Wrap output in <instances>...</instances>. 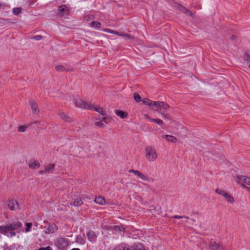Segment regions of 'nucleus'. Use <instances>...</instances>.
<instances>
[{
	"label": "nucleus",
	"mask_w": 250,
	"mask_h": 250,
	"mask_svg": "<svg viewBox=\"0 0 250 250\" xmlns=\"http://www.w3.org/2000/svg\"><path fill=\"white\" fill-rule=\"evenodd\" d=\"M145 153L146 159L150 162L154 161L158 157L156 149L150 146L146 147Z\"/></svg>",
	"instance_id": "f257e3e1"
},
{
	"label": "nucleus",
	"mask_w": 250,
	"mask_h": 250,
	"mask_svg": "<svg viewBox=\"0 0 250 250\" xmlns=\"http://www.w3.org/2000/svg\"><path fill=\"white\" fill-rule=\"evenodd\" d=\"M69 240L64 238H59L57 239L54 243L55 246L62 250H65L69 244Z\"/></svg>",
	"instance_id": "f03ea898"
},
{
	"label": "nucleus",
	"mask_w": 250,
	"mask_h": 250,
	"mask_svg": "<svg viewBox=\"0 0 250 250\" xmlns=\"http://www.w3.org/2000/svg\"><path fill=\"white\" fill-rule=\"evenodd\" d=\"M74 102L76 107L85 109H89V104H90L85 102L81 99H75Z\"/></svg>",
	"instance_id": "7ed1b4c3"
},
{
	"label": "nucleus",
	"mask_w": 250,
	"mask_h": 250,
	"mask_svg": "<svg viewBox=\"0 0 250 250\" xmlns=\"http://www.w3.org/2000/svg\"><path fill=\"white\" fill-rule=\"evenodd\" d=\"M44 223L47 224V227L46 226L44 227V228H46V229L45 230L46 233H53L58 229V227L55 224L48 223L47 221H44Z\"/></svg>",
	"instance_id": "20e7f679"
},
{
	"label": "nucleus",
	"mask_w": 250,
	"mask_h": 250,
	"mask_svg": "<svg viewBox=\"0 0 250 250\" xmlns=\"http://www.w3.org/2000/svg\"><path fill=\"white\" fill-rule=\"evenodd\" d=\"M69 13V10L64 5H62L58 7L57 14L59 16L62 17L64 15H68Z\"/></svg>",
	"instance_id": "39448f33"
},
{
	"label": "nucleus",
	"mask_w": 250,
	"mask_h": 250,
	"mask_svg": "<svg viewBox=\"0 0 250 250\" xmlns=\"http://www.w3.org/2000/svg\"><path fill=\"white\" fill-rule=\"evenodd\" d=\"M209 248L212 250H226L225 247L220 245L216 241H211L209 243Z\"/></svg>",
	"instance_id": "423d86ee"
},
{
	"label": "nucleus",
	"mask_w": 250,
	"mask_h": 250,
	"mask_svg": "<svg viewBox=\"0 0 250 250\" xmlns=\"http://www.w3.org/2000/svg\"><path fill=\"white\" fill-rule=\"evenodd\" d=\"M237 183L242 186V184L245 183L246 184L250 186V178L243 175H238L237 176Z\"/></svg>",
	"instance_id": "0eeeda50"
},
{
	"label": "nucleus",
	"mask_w": 250,
	"mask_h": 250,
	"mask_svg": "<svg viewBox=\"0 0 250 250\" xmlns=\"http://www.w3.org/2000/svg\"><path fill=\"white\" fill-rule=\"evenodd\" d=\"M9 225L10 229L11 231L14 230H21V223L19 220H16L12 222Z\"/></svg>",
	"instance_id": "6e6552de"
},
{
	"label": "nucleus",
	"mask_w": 250,
	"mask_h": 250,
	"mask_svg": "<svg viewBox=\"0 0 250 250\" xmlns=\"http://www.w3.org/2000/svg\"><path fill=\"white\" fill-rule=\"evenodd\" d=\"M7 205L11 210H14L19 208V204L15 200H8Z\"/></svg>",
	"instance_id": "1a4fd4ad"
},
{
	"label": "nucleus",
	"mask_w": 250,
	"mask_h": 250,
	"mask_svg": "<svg viewBox=\"0 0 250 250\" xmlns=\"http://www.w3.org/2000/svg\"><path fill=\"white\" fill-rule=\"evenodd\" d=\"M29 105L33 114L37 115L40 113V109L38 105L34 101H30Z\"/></svg>",
	"instance_id": "9d476101"
},
{
	"label": "nucleus",
	"mask_w": 250,
	"mask_h": 250,
	"mask_svg": "<svg viewBox=\"0 0 250 250\" xmlns=\"http://www.w3.org/2000/svg\"><path fill=\"white\" fill-rule=\"evenodd\" d=\"M89 109H93L97 112L99 113L102 115H106V111L103 109L102 107H97L95 105L90 104L89 106Z\"/></svg>",
	"instance_id": "9b49d317"
},
{
	"label": "nucleus",
	"mask_w": 250,
	"mask_h": 250,
	"mask_svg": "<svg viewBox=\"0 0 250 250\" xmlns=\"http://www.w3.org/2000/svg\"><path fill=\"white\" fill-rule=\"evenodd\" d=\"M60 117L65 122L71 123L73 121V119L71 117H70L67 114L64 113V112H61L59 113Z\"/></svg>",
	"instance_id": "f8f14e48"
},
{
	"label": "nucleus",
	"mask_w": 250,
	"mask_h": 250,
	"mask_svg": "<svg viewBox=\"0 0 250 250\" xmlns=\"http://www.w3.org/2000/svg\"><path fill=\"white\" fill-rule=\"evenodd\" d=\"M123 250H145L143 246L140 244H137L134 245L131 248L125 247Z\"/></svg>",
	"instance_id": "ddd939ff"
},
{
	"label": "nucleus",
	"mask_w": 250,
	"mask_h": 250,
	"mask_svg": "<svg viewBox=\"0 0 250 250\" xmlns=\"http://www.w3.org/2000/svg\"><path fill=\"white\" fill-rule=\"evenodd\" d=\"M160 103H161V102H153V103H152V105L151 106L152 107V109L155 111L160 112L161 111V108H160L161 105Z\"/></svg>",
	"instance_id": "4468645a"
},
{
	"label": "nucleus",
	"mask_w": 250,
	"mask_h": 250,
	"mask_svg": "<svg viewBox=\"0 0 250 250\" xmlns=\"http://www.w3.org/2000/svg\"><path fill=\"white\" fill-rule=\"evenodd\" d=\"M162 137L165 138L167 141L173 143H176L177 141L176 137L173 136L169 135H162Z\"/></svg>",
	"instance_id": "2eb2a0df"
},
{
	"label": "nucleus",
	"mask_w": 250,
	"mask_h": 250,
	"mask_svg": "<svg viewBox=\"0 0 250 250\" xmlns=\"http://www.w3.org/2000/svg\"><path fill=\"white\" fill-rule=\"evenodd\" d=\"M179 9L180 11L186 14L187 15L191 17L192 18L194 17V14L192 13L190 11L186 8L185 7H183L182 6H179Z\"/></svg>",
	"instance_id": "dca6fc26"
},
{
	"label": "nucleus",
	"mask_w": 250,
	"mask_h": 250,
	"mask_svg": "<svg viewBox=\"0 0 250 250\" xmlns=\"http://www.w3.org/2000/svg\"><path fill=\"white\" fill-rule=\"evenodd\" d=\"M87 237L91 242H95L97 238V236L93 231H90L87 233Z\"/></svg>",
	"instance_id": "f3484780"
},
{
	"label": "nucleus",
	"mask_w": 250,
	"mask_h": 250,
	"mask_svg": "<svg viewBox=\"0 0 250 250\" xmlns=\"http://www.w3.org/2000/svg\"><path fill=\"white\" fill-rule=\"evenodd\" d=\"M244 64L246 66H245L246 68H249L250 70V55L248 54H245L244 56Z\"/></svg>",
	"instance_id": "a211bd4d"
},
{
	"label": "nucleus",
	"mask_w": 250,
	"mask_h": 250,
	"mask_svg": "<svg viewBox=\"0 0 250 250\" xmlns=\"http://www.w3.org/2000/svg\"><path fill=\"white\" fill-rule=\"evenodd\" d=\"M225 199L229 203L233 204L234 203V199L233 197L230 195L228 192H226L223 196Z\"/></svg>",
	"instance_id": "6ab92c4d"
},
{
	"label": "nucleus",
	"mask_w": 250,
	"mask_h": 250,
	"mask_svg": "<svg viewBox=\"0 0 250 250\" xmlns=\"http://www.w3.org/2000/svg\"><path fill=\"white\" fill-rule=\"evenodd\" d=\"M115 113L117 116L120 117L122 119H124L127 116V113L122 110H116L115 111Z\"/></svg>",
	"instance_id": "aec40b11"
},
{
	"label": "nucleus",
	"mask_w": 250,
	"mask_h": 250,
	"mask_svg": "<svg viewBox=\"0 0 250 250\" xmlns=\"http://www.w3.org/2000/svg\"><path fill=\"white\" fill-rule=\"evenodd\" d=\"M40 166V164L39 162L37 161H33L30 162L29 164V167L30 168L35 169L36 167H39Z\"/></svg>",
	"instance_id": "412c9836"
},
{
	"label": "nucleus",
	"mask_w": 250,
	"mask_h": 250,
	"mask_svg": "<svg viewBox=\"0 0 250 250\" xmlns=\"http://www.w3.org/2000/svg\"><path fill=\"white\" fill-rule=\"evenodd\" d=\"M94 202L99 205H103L105 204V200L101 196L95 198L94 200Z\"/></svg>",
	"instance_id": "4be33fe9"
},
{
	"label": "nucleus",
	"mask_w": 250,
	"mask_h": 250,
	"mask_svg": "<svg viewBox=\"0 0 250 250\" xmlns=\"http://www.w3.org/2000/svg\"><path fill=\"white\" fill-rule=\"evenodd\" d=\"M55 167V165L53 164H49L45 167V171L46 172H52Z\"/></svg>",
	"instance_id": "5701e85b"
},
{
	"label": "nucleus",
	"mask_w": 250,
	"mask_h": 250,
	"mask_svg": "<svg viewBox=\"0 0 250 250\" xmlns=\"http://www.w3.org/2000/svg\"><path fill=\"white\" fill-rule=\"evenodd\" d=\"M0 230L4 232H7L10 231L9 225H7L0 227Z\"/></svg>",
	"instance_id": "b1692460"
},
{
	"label": "nucleus",
	"mask_w": 250,
	"mask_h": 250,
	"mask_svg": "<svg viewBox=\"0 0 250 250\" xmlns=\"http://www.w3.org/2000/svg\"><path fill=\"white\" fill-rule=\"evenodd\" d=\"M91 26L95 28H100L101 26V24L99 21H92L91 22Z\"/></svg>",
	"instance_id": "393cba45"
},
{
	"label": "nucleus",
	"mask_w": 250,
	"mask_h": 250,
	"mask_svg": "<svg viewBox=\"0 0 250 250\" xmlns=\"http://www.w3.org/2000/svg\"><path fill=\"white\" fill-rule=\"evenodd\" d=\"M116 35L119 36H123L126 38H128L130 39H133L134 37L130 34H124V33H120L119 32H116Z\"/></svg>",
	"instance_id": "a878e982"
},
{
	"label": "nucleus",
	"mask_w": 250,
	"mask_h": 250,
	"mask_svg": "<svg viewBox=\"0 0 250 250\" xmlns=\"http://www.w3.org/2000/svg\"><path fill=\"white\" fill-rule=\"evenodd\" d=\"M28 125H21L18 127V131L19 132H24L26 131V129L29 127Z\"/></svg>",
	"instance_id": "bb28decb"
},
{
	"label": "nucleus",
	"mask_w": 250,
	"mask_h": 250,
	"mask_svg": "<svg viewBox=\"0 0 250 250\" xmlns=\"http://www.w3.org/2000/svg\"><path fill=\"white\" fill-rule=\"evenodd\" d=\"M142 102L144 104L146 105H148L149 106L152 105V103H153V101L149 100L147 98H144L142 100Z\"/></svg>",
	"instance_id": "cd10ccee"
},
{
	"label": "nucleus",
	"mask_w": 250,
	"mask_h": 250,
	"mask_svg": "<svg viewBox=\"0 0 250 250\" xmlns=\"http://www.w3.org/2000/svg\"><path fill=\"white\" fill-rule=\"evenodd\" d=\"M114 230L116 232H124L125 230V228L122 226H116L114 227Z\"/></svg>",
	"instance_id": "c85d7f7f"
},
{
	"label": "nucleus",
	"mask_w": 250,
	"mask_h": 250,
	"mask_svg": "<svg viewBox=\"0 0 250 250\" xmlns=\"http://www.w3.org/2000/svg\"><path fill=\"white\" fill-rule=\"evenodd\" d=\"M160 104H161V105H160V108H161V109L162 108H163L165 110H167V109H169L170 107L169 105L165 102H161V103H160Z\"/></svg>",
	"instance_id": "c756f323"
},
{
	"label": "nucleus",
	"mask_w": 250,
	"mask_h": 250,
	"mask_svg": "<svg viewBox=\"0 0 250 250\" xmlns=\"http://www.w3.org/2000/svg\"><path fill=\"white\" fill-rule=\"evenodd\" d=\"M83 202L81 199L77 198L74 200L73 205L75 206H80L83 204Z\"/></svg>",
	"instance_id": "7c9ffc66"
},
{
	"label": "nucleus",
	"mask_w": 250,
	"mask_h": 250,
	"mask_svg": "<svg viewBox=\"0 0 250 250\" xmlns=\"http://www.w3.org/2000/svg\"><path fill=\"white\" fill-rule=\"evenodd\" d=\"M138 177H140L143 181H146V182L149 181L148 177L146 175H144V174L142 173L141 172H140Z\"/></svg>",
	"instance_id": "2f4dec72"
},
{
	"label": "nucleus",
	"mask_w": 250,
	"mask_h": 250,
	"mask_svg": "<svg viewBox=\"0 0 250 250\" xmlns=\"http://www.w3.org/2000/svg\"><path fill=\"white\" fill-rule=\"evenodd\" d=\"M215 192L223 196H224V195L225 194L226 191L223 189H219V188H216L215 190Z\"/></svg>",
	"instance_id": "473e14b6"
},
{
	"label": "nucleus",
	"mask_w": 250,
	"mask_h": 250,
	"mask_svg": "<svg viewBox=\"0 0 250 250\" xmlns=\"http://www.w3.org/2000/svg\"><path fill=\"white\" fill-rule=\"evenodd\" d=\"M21 12V8L20 7H16L14 8L13 9V13L15 15H18Z\"/></svg>",
	"instance_id": "72a5a7b5"
},
{
	"label": "nucleus",
	"mask_w": 250,
	"mask_h": 250,
	"mask_svg": "<svg viewBox=\"0 0 250 250\" xmlns=\"http://www.w3.org/2000/svg\"><path fill=\"white\" fill-rule=\"evenodd\" d=\"M150 121L156 123V124H157L159 125H162L163 124V121L158 118L150 119Z\"/></svg>",
	"instance_id": "f704fd0d"
},
{
	"label": "nucleus",
	"mask_w": 250,
	"mask_h": 250,
	"mask_svg": "<svg viewBox=\"0 0 250 250\" xmlns=\"http://www.w3.org/2000/svg\"><path fill=\"white\" fill-rule=\"evenodd\" d=\"M134 99L136 102H140L141 101V97L137 93L134 94Z\"/></svg>",
	"instance_id": "c9c22d12"
},
{
	"label": "nucleus",
	"mask_w": 250,
	"mask_h": 250,
	"mask_svg": "<svg viewBox=\"0 0 250 250\" xmlns=\"http://www.w3.org/2000/svg\"><path fill=\"white\" fill-rule=\"evenodd\" d=\"M128 172L129 173H132L137 176H139L140 173V172L139 171L134 169H130L129 170Z\"/></svg>",
	"instance_id": "e433bc0d"
},
{
	"label": "nucleus",
	"mask_w": 250,
	"mask_h": 250,
	"mask_svg": "<svg viewBox=\"0 0 250 250\" xmlns=\"http://www.w3.org/2000/svg\"><path fill=\"white\" fill-rule=\"evenodd\" d=\"M95 125H96V126L98 127L102 128H104V124L102 123L101 121L95 122Z\"/></svg>",
	"instance_id": "4c0bfd02"
},
{
	"label": "nucleus",
	"mask_w": 250,
	"mask_h": 250,
	"mask_svg": "<svg viewBox=\"0 0 250 250\" xmlns=\"http://www.w3.org/2000/svg\"><path fill=\"white\" fill-rule=\"evenodd\" d=\"M173 218H175V219L186 218L187 219H189V217L187 216H179V215H174L173 216Z\"/></svg>",
	"instance_id": "58836bf2"
},
{
	"label": "nucleus",
	"mask_w": 250,
	"mask_h": 250,
	"mask_svg": "<svg viewBox=\"0 0 250 250\" xmlns=\"http://www.w3.org/2000/svg\"><path fill=\"white\" fill-rule=\"evenodd\" d=\"M32 226V224L31 223H26V228L25 229V231L28 232L30 230V229Z\"/></svg>",
	"instance_id": "ea45409f"
},
{
	"label": "nucleus",
	"mask_w": 250,
	"mask_h": 250,
	"mask_svg": "<svg viewBox=\"0 0 250 250\" xmlns=\"http://www.w3.org/2000/svg\"><path fill=\"white\" fill-rule=\"evenodd\" d=\"M62 98L63 101H70L71 100V97L68 95H64Z\"/></svg>",
	"instance_id": "a19ab883"
},
{
	"label": "nucleus",
	"mask_w": 250,
	"mask_h": 250,
	"mask_svg": "<svg viewBox=\"0 0 250 250\" xmlns=\"http://www.w3.org/2000/svg\"><path fill=\"white\" fill-rule=\"evenodd\" d=\"M159 112L161 114L163 117L165 118L166 119H170V115L168 114H167V113L166 114L165 113L161 112V111Z\"/></svg>",
	"instance_id": "79ce46f5"
},
{
	"label": "nucleus",
	"mask_w": 250,
	"mask_h": 250,
	"mask_svg": "<svg viewBox=\"0 0 250 250\" xmlns=\"http://www.w3.org/2000/svg\"><path fill=\"white\" fill-rule=\"evenodd\" d=\"M43 38L42 36H41V35H37V36H33L32 39H34V40H37V41H39V40H42V39Z\"/></svg>",
	"instance_id": "37998d69"
},
{
	"label": "nucleus",
	"mask_w": 250,
	"mask_h": 250,
	"mask_svg": "<svg viewBox=\"0 0 250 250\" xmlns=\"http://www.w3.org/2000/svg\"><path fill=\"white\" fill-rule=\"evenodd\" d=\"M56 69L57 71H63L64 70V68L62 65H58L56 67Z\"/></svg>",
	"instance_id": "c03bdc74"
},
{
	"label": "nucleus",
	"mask_w": 250,
	"mask_h": 250,
	"mask_svg": "<svg viewBox=\"0 0 250 250\" xmlns=\"http://www.w3.org/2000/svg\"><path fill=\"white\" fill-rule=\"evenodd\" d=\"M104 31L105 32H107L110 33H113L116 34V32H118L117 31H113L109 29H104Z\"/></svg>",
	"instance_id": "a18cd8bd"
},
{
	"label": "nucleus",
	"mask_w": 250,
	"mask_h": 250,
	"mask_svg": "<svg viewBox=\"0 0 250 250\" xmlns=\"http://www.w3.org/2000/svg\"><path fill=\"white\" fill-rule=\"evenodd\" d=\"M109 116H108V117H103V118H102V119L101 120V121L102 122H104V123H107V120L108 119H109Z\"/></svg>",
	"instance_id": "49530a36"
},
{
	"label": "nucleus",
	"mask_w": 250,
	"mask_h": 250,
	"mask_svg": "<svg viewBox=\"0 0 250 250\" xmlns=\"http://www.w3.org/2000/svg\"><path fill=\"white\" fill-rule=\"evenodd\" d=\"M39 250H52V249L50 247L48 246L46 248H41Z\"/></svg>",
	"instance_id": "de8ad7c7"
},
{
	"label": "nucleus",
	"mask_w": 250,
	"mask_h": 250,
	"mask_svg": "<svg viewBox=\"0 0 250 250\" xmlns=\"http://www.w3.org/2000/svg\"><path fill=\"white\" fill-rule=\"evenodd\" d=\"M39 124V122L37 120H35L32 122L29 123V126H30L31 125H32L33 124Z\"/></svg>",
	"instance_id": "09e8293b"
},
{
	"label": "nucleus",
	"mask_w": 250,
	"mask_h": 250,
	"mask_svg": "<svg viewBox=\"0 0 250 250\" xmlns=\"http://www.w3.org/2000/svg\"><path fill=\"white\" fill-rule=\"evenodd\" d=\"M242 186L245 188H246L250 192V187H247L244 184H242Z\"/></svg>",
	"instance_id": "8fccbe9b"
},
{
	"label": "nucleus",
	"mask_w": 250,
	"mask_h": 250,
	"mask_svg": "<svg viewBox=\"0 0 250 250\" xmlns=\"http://www.w3.org/2000/svg\"><path fill=\"white\" fill-rule=\"evenodd\" d=\"M90 19V17L89 16H85L84 17V20H85L86 21H89V20Z\"/></svg>",
	"instance_id": "3c124183"
},
{
	"label": "nucleus",
	"mask_w": 250,
	"mask_h": 250,
	"mask_svg": "<svg viewBox=\"0 0 250 250\" xmlns=\"http://www.w3.org/2000/svg\"><path fill=\"white\" fill-rule=\"evenodd\" d=\"M39 172L40 174H43L46 172V171H45V169H44V170L40 171Z\"/></svg>",
	"instance_id": "603ef678"
},
{
	"label": "nucleus",
	"mask_w": 250,
	"mask_h": 250,
	"mask_svg": "<svg viewBox=\"0 0 250 250\" xmlns=\"http://www.w3.org/2000/svg\"><path fill=\"white\" fill-rule=\"evenodd\" d=\"M236 38V37L235 36V35H232L231 37H230V39L231 40H233L234 39H235Z\"/></svg>",
	"instance_id": "864d4df0"
},
{
	"label": "nucleus",
	"mask_w": 250,
	"mask_h": 250,
	"mask_svg": "<svg viewBox=\"0 0 250 250\" xmlns=\"http://www.w3.org/2000/svg\"><path fill=\"white\" fill-rule=\"evenodd\" d=\"M145 117L146 118H147V119H149V120H150V119H150V118L149 117V115H147V114H145Z\"/></svg>",
	"instance_id": "5fc2aeb1"
},
{
	"label": "nucleus",
	"mask_w": 250,
	"mask_h": 250,
	"mask_svg": "<svg viewBox=\"0 0 250 250\" xmlns=\"http://www.w3.org/2000/svg\"><path fill=\"white\" fill-rule=\"evenodd\" d=\"M10 234H11V236H15L16 235V233L15 232H10Z\"/></svg>",
	"instance_id": "6e6d98bb"
},
{
	"label": "nucleus",
	"mask_w": 250,
	"mask_h": 250,
	"mask_svg": "<svg viewBox=\"0 0 250 250\" xmlns=\"http://www.w3.org/2000/svg\"><path fill=\"white\" fill-rule=\"evenodd\" d=\"M89 17H90V19H94V16H93V15H91Z\"/></svg>",
	"instance_id": "4d7b16f0"
},
{
	"label": "nucleus",
	"mask_w": 250,
	"mask_h": 250,
	"mask_svg": "<svg viewBox=\"0 0 250 250\" xmlns=\"http://www.w3.org/2000/svg\"><path fill=\"white\" fill-rule=\"evenodd\" d=\"M71 250H80L78 248H74V249H72Z\"/></svg>",
	"instance_id": "13d9d810"
},
{
	"label": "nucleus",
	"mask_w": 250,
	"mask_h": 250,
	"mask_svg": "<svg viewBox=\"0 0 250 250\" xmlns=\"http://www.w3.org/2000/svg\"><path fill=\"white\" fill-rule=\"evenodd\" d=\"M191 221H192V222H195V219H191Z\"/></svg>",
	"instance_id": "bf43d9fd"
},
{
	"label": "nucleus",
	"mask_w": 250,
	"mask_h": 250,
	"mask_svg": "<svg viewBox=\"0 0 250 250\" xmlns=\"http://www.w3.org/2000/svg\"><path fill=\"white\" fill-rule=\"evenodd\" d=\"M4 21H8V20L4 19Z\"/></svg>",
	"instance_id": "052dcab7"
}]
</instances>
